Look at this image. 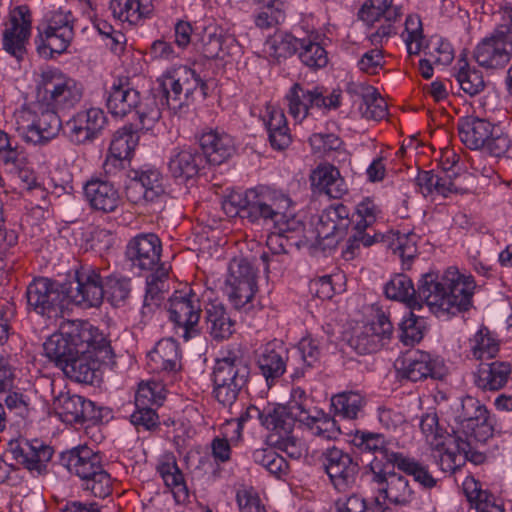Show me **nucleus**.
Wrapping results in <instances>:
<instances>
[{
  "mask_svg": "<svg viewBox=\"0 0 512 512\" xmlns=\"http://www.w3.org/2000/svg\"><path fill=\"white\" fill-rule=\"evenodd\" d=\"M511 373L512 367L508 362L482 363L473 373V383L483 392L499 391L506 386Z\"/></svg>",
  "mask_w": 512,
  "mask_h": 512,
  "instance_id": "7c9ffc66",
  "label": "nucleus"
},
{
  "mask_svg": "<svg viewBox=\"0 0 512 512\" xmlns=\"http://www.w3.org/2000/svg\"><path fill=\"white\" fill-rule=\"evenodd\" d=\"M54 409L60 419L69 424L96 421L100 418L95 404L79 395L61 394L54 401Z\"/></svg>",
  "mask_w": 512,
  "mask_h": 512,
  "instance_id": "b1692460",
  "label": "nucleus"
},
{
  "mask_svg": "<svg viewBox=\"0 0 512 512\" xmlns=\"http://www.w3.org/2000/svg\"><path fill=\"white\" fill-rule=\"evenodd\" d=\"M110 10L115 19L137 24L152 11L151 0H111Z\"/></svg>",
  "mask_w": 512,
  "mask_h": 512,
  "instance_id": "a19ab883",
  "label": "nucleus"
},
{
  "mask_svg": "<svg viewBox=\"0 0 512 512\" xmlns=\"http://www.w3.org/2000/svg\"><path fill=\"white\" fill-rule=\"evenodd\" d=\"M253 460L263 466L270 474L279 477L287 470L286 460L271 448L256 449L253 452Z\"/></svg>",
  "mask_w": 512,
  "mask_h": 512,
  "instance_id": "338daca9",
  "label": "nucleus"
},
{
  "mask_svg": "<svg viewBox=\"0 0 512 512\" xmlns=\"http://www.w3.org/2000/svg\"><path fill=\"white\" fill-rule=\"evenodd\" d=\"M168 277V269L161 265L152 272L146 280V292L143 300V313L152 312L159 306L163 299V291L165 288V280Z\"/></svg>",
  "mask_w": 512,
  "mask_h": 512,
  "instance_id": "3c124183",
  "label": "nucleus"
},
{
  "mask_svg": "<svg viewBox=\"0 0 512 512\" xmlns=\"http://www.w3.org/2000/svg\"><path fill=\"white\" fill-rule=\"evenodd\" d=\"M148 357L149 365L154 371L175 372L180 368L179 345L172 338L159 340Z\"/></svg>",
  "mask_w": 512,
  "mask_h": 512,
  "instance_id": "f704fd0d",
  "label": "nucleus"
},
{
  "mask_svg": "<svg viewBox=\"0 0 512 512\" xmlns=\"http://www.w3.org/2000/svg\"><path fill=\"white\" fill-rule=\"evenodd\" d=\"M236 46V40L232 36H225L215 26L205 28L202 37V53L207 59H222L230 54L232 47Z\"/></svg>",
  "mask_w": 512,
  "mask_h": 512,
  "instance_id": "c03bdc74",
  "label": "nucleus"
},
{
  "mask_svg": "<svg viewBox=\"0 0 512 512\" xmlns=\"http://www.w3.org/2000/svg\"><path fill=\"white\" fill-rule=\"evenodd\" d=\"M105 351L89 347L84 353H77L63 365L62 371L71 380L79 383L93 384L97 378L100 362L111 354V347L106 340Z\"/></svg>",
  "mask_w": 512,
  "mask_h": 512,
  "instance_id": "412c9836",
  "label": "nucleus"
},
{
  "mask_svg": "<svg viewBox=\"0 0 512 512\" xmlns=\"http://www.w3.org/2000/svg\"><path fill=\"white\" fill-rule=\"evenodd\" d=\"M125 185L126 199L134 205H146L161 201L166 194L164 177L159 169L145 167L132 170Z\"/></svg>",
  "mask_w": 512,
  "mask_h": 512,
  "instance_id": "4468645a",
  "label": "nucleus"
},
{
  "mask_svg": "<svg viewBox=\"0 0 512 512\" xmlns=\"http://www.w3.org/2000/svg\"><path fill=\"white\" fill-rule=\"evenodd\" d=\"M161 117L157 98H136L132 118H137L144 129H151Z\"/></svg>",
  "mask_w": 512,
  "mask_h": 512,
  "instance_id": "e2e57ef3",
  "label": "nucleus"
},
{
  "mask_svg": "<svg viewBox=\"0 0 512 512\" xmlns=\"http://www.w3.org/2000/svg\"><path fill=\"white\" fill-rule=\"evenodd\" d=\"M459 70L457 72V81L461 89L470 96L483 92L486 83L480 71L472 68L466 59L458 61Z\"/></svg>",
  "mask_w": 512,
  "mask_h": 512,
  "instance_id": "4d7b16f0",
  "label": "nucleus"
},
{
  "mask_svg": "<svg viewBox=\"0 0 512 512\" xmlns=\"http://www.w3.org/2000/svg\"><path fill=\"white\" fill-rule=\"evenodd\" d=\"M258 367L267 385L272 386L286 371L288 351L278 342L267 343L258 356Z\"/></svg>",
  "mask_w": 512,
  "mask_h": 512,
  "instance_id": "cd10ccee",
  "label": "nucleus"
},
{
  "mask_svg": "<svg viewBox=\"0 0 512 512\" xmlns=\"http://www.w3.org/2000/svg\"><path fill=\"white\" fill-rule=\"evenodd\" d=\"M401 376L412 382L436 378V361L427 352L416 351L402 361Z\"/></svg>",
  "mask_w": 512,
  "mask_h": 512,
  "instance_id": "58836bf2",
  "label": "nucleus"
},
{
  "mask_svg": "<svg viewBox=\"0 0 512 512\" xmlns=\"http://www.w3.org/2000/svg\"><path fill=\"white\" fill-rule=\"evenodd\" d=\"M74 38V29L50 30L39 27L36 38L37 51L44 57H52L67 50Z\"/></svg>",
  "mask_w": 512,
  "mask_h": 512,
  "instance_id": "e433bc0d",
  "label": "nucleus"
},
{
  "mask_svg": "<svg viewBox=\"0 0 512 512\" xmlns=\"http://www.w3.org/2000/svg\"><path fill=\"white\" fill-rule=\"evenodd\" d=\"M354 441L361 451L381 455L386 460L385 465L387 466L390 464L394 466L397 462L395 458H398V456L402 454L400 452L392 451L385 436L380 433L358 431L355 434Z\"/></svg>",
  "mask_w": 512,
  "mask_h": 512,
  "instance_id": "79ce46f5",
  "label": "nucleus"
},
{
  "mask_svg": "<svg viewBox=\"0 0 512 512\" xmlns=\"http://www.w3.org/2000/svg\"><path fill=\"white\" fill-rule=\"evenodd\" d=\"M31 29L32 12L27 5H20L11 10L2 32V47L18 61H22L27 54Z\"/></svg>",
  "mask_w": 512,
  "mask_h": 512,
  "instance_id": "dca6fc26",
  "label": "nucleus"
},
{
  "mask_svg": "<svg viewBox=\"0 0 512 512\" xmlns=\"http://www.w3.org/2000/svg\"><path fill=\"white\" fill-rule=\"evenodd\" d=\"M365 405V397L358 392H343L331 399L335 415L349 420L357 419Z\"/></svg>",
  "mask_w": 512,
  "mask_h": 512,
  "instance_id": "09e8293b",
  "label": "nucleus"
},
{
  "mask_svg": "<svg viewBox=\"0 0 512 512\" xmlns=\"http://www.w3.org/2000/svg\"><path fill=\"white\" fill-rule=\"evenodd\" d=\"M339 106V98H289V113L297 121H302L308 115H314L319 111L326 113Z\"/></svg>",
  "mask_w": 512,
  "mask_h": 512,
  "instance_id": "37998d69",
  "label": "nucleus"
},
{
  "mask_svg": "<svg viewBox=\"0 0 512 512\" xmlns=\"http://www.w3.org/2000/svg\"><path fill=\"white\" fill-rule=\"evenodd\" d=\"M404 11L400 4L394 0H367L359 10V18L367 24L379 25L372 28L367 35L369 42L376 48L366 52L358 62L360 70L368 74H376L383 67V52L378 46H382L398 32L397 23Z\"/></svg>",
  "mask_w": 512,
  "mask_h": 512,
  "instance_id": "7ed1b4c3",
  "label": "nucleus"
},
{
  "mask_svg": "<svg viewBox=\"0 0 512 512\" xmlns=\"http://www.w3.org/2000/svg\"><path fill=\"white\" fill-rule=\"evenodd\" d=\"M494 125L481 118H470L458 124L461 142L471 150L482 149L494 130Z\"/></svg>",
  "mask_w": 512,
  "mask_h": 512,
  "instance_id": "c9c22d12",
  "label": "nucleus"
},
{
  "mask_svg": "<svg viewBox=\"0 0 512 512\" xmlns=\"http://www.w3.org/2000/svg\"><path fill=\"white\" fill-rule=\"evenodd\" d=\"M397 462L393 467L398 468L406 475L412 476L415 482H418L424 488H433L436 485V480L430 474L428 468L409 456L403 453L396 457Z\"/></svg>",
  "mask_w": 512,
  "mask_h": 512,
  "instance_id": "864d4df0",
  "label": "nucleus"
},
{
  "mask_svg": "<svg viewBox=\"0 0 512 512\" xmlns=\"http://www.w3.org/2000/svg\"><path fill=\"white\" fill-rule=\"evenodd\" d=\"M266 125L269 142L275 150H284L291 143V135L283 111L271 104H267L262 114Z\"/></svg>",
  "mask_w": 512,
  "mask_h": 512,
  "instance_id": "72a5a7b5",
  "label": "nucleus"
},
{
  "mask_svg": "<svg viewBox=\"0 0 512 512\" xmlns=\"http://www.w3.org/2000/svg\"><path fill=\"white\" fill-rule=\"evenodd\" d=\"M322 466L338 491L350 488L355 483L359 472V464L353 456L335 446L322 453Z\"/></svg>",
  "mask_w": 512,
  "mask_h": 512,
  "instance_id": "a211bd4d",
  "label": "nucleus"
},
{
  "mask_svg": "<svg viewBox=\"0 0 512 512\" xmlns=\"http://www.w3.org/2000/svg\"><path fill=\"white\" fill-rule=\"evenodd\" d=\"M409 55H419L424 48L425 35L423 23L418 14H409L404 22V29L400 34Z\"/></svg>",
  "mask_w": 512,
  "mask_h": 512,
  "instance_id": "8fccbe9b",
  "label": "nucleus"
},
{
  "mask_svg": "<svg viewBox=\"0 0 512 512\" xmlns=\"http://www.w3.org/2000/svg\"><path fill=\"white\" fill-rule=\"evenodd\" d=\"M56 98H37L15 112L17 130L25 142L45 145L54 139L61 128L56 111Z\"/></svg>",
  "mask_w": 512,
  "mask_h": 512,
  "instance_id": "39448f33",
  "label": "nucleus"
},
{
  "mask_svg": "<svg viewBox=\"0 0 512 512\" xmlns=\"http://www.w3.org/2000/svg\"><path fill=\"white\" fill-rule=\"evenodd\" d=\"M85 199L90 207L103 213L114 212L121 197L113 183L99 178H92L84 186Z\"/></svg>",
  "mask_w": 512,
  "mask_h": 512,
  "instance_id": "bb28decb",
  "label": "nucleus"
},
{
  "mask_svg": "<svg viewBox=\"0 0 512 512\" xmlns=\"http://www.w3.org/2000/svg\"><path fill=\"white\" fill-rule=\"evenodd\" d=\"M309 144L313 153L323 156H330L333 152L341 153L344 151L343 141L334 133H313L309 137Z\"/></svg>",
  "mask_w": 512,
  "mask_h": 512,
  "instance_id": "69168bd1",
  "label": "nucleus"
},
{
  "mask_svg": "<svg viewBox=\"0 0 512 512\" xmlns=\"http://www.w3.org/2000/svg\"><path fill=\"white\" fill-rule=\"evenodd\" d=\"M459 430L477 442H486L494 432V417L487 407L475 397L465 396L455 411Z\"/></svg>",
  "mask_w": 512,
  "mask_h": 512,
  "instance_id": "9b49d317",
  "label": "nucleus"
},
{
  "mask_svg": "<svg viewBox=\"0 0 512 512\" xmlns=\"http://www.w3.org/2000/svg\"><path fill=\"white\" fill-rule=\"evenodd\" d=\"M257 292L256 270L245 258H233L228 267L224 293L231 305L247 313L253 309Z\"/></svg>",
  "mask_w": 512,
  "mask_h": 512,
  "instance_id": "6e6552de",
  "label": "nucleus"
},
{
  "mask_svg": "<svg viewBox=\"0 0 512 512\" xmlns=\"http://www.w3.org/2000/svg\"><path fill=\"white\" fill-rule=\"evenodd\" d=\"M104 286V295L108 301L115 307L123 306L131 293V280L128 277L112 274L106 277Z\"/></svg>",
  "mask_w": 512,
  "mask_h": 512,
  "instance_id": "5fc2aeb1",
  "label": "nucleus"
},
{
  "mask_svg": "<svg viewBox=\"0 0 512 512\" xmlns=\"http://www.w3.org/2000/svg\"><path fill=\"white\" fill-rule=\"evenodd\" d=\"M205 320L207 330L214 340L228 339L233 334L234 322L221 302L208 303L205 308Z\"/></svg>",
  "mask_w": 512,
  "mask_h": 512,
  "instance_id": "4c0bfd02",
  "label": "nucleus"
},
{
  "mask_svg": "<svg viewBox=\"0 0 512 512\" xmlns=\"http://www.w3.org/2000/svg\"><path fill=\"white\" fill-rule=\"evenodd\" d=\"M284 407L288 410L295 422L303 425L313 415L312 401L301 387H295L291 391L290 400Z\"/></svg>",
  "mask_w": 512,
  "mask_h": 512,
  "instance_id": "6e6d98bb",
  "label": "nucleus"
},
{
  "mask_svg": "<svg viewBox=\"0 0 512 512\" xmlns=\"http://www.w3.org/2000/svg\"><path fill=\"white\" fill-rule=\"evenodd\" d=\"M393 325L389 317L379 311L376 320L363 326V329L350 339L351 347L359 354L378 351L390 339Z\"/></svg>",
  "mask_w": 512,
  "mask_h": 512,
  "instance_id": "4be33fe9",
  "label": "nucleus"
},
{
  "mask_svg": "<svg viewBox=\"0 0 512 512\" xmlns=\"http://www.w3.org/2000/svg\"><path fill=\"white\" fill-rule=\"evenodd\" d=\"M165 399V390L161 383L148 381L140 383L135 395L136 407L160 406Z\"/></svg>",
  "mask_w": 512,
  "mask_h": 512,
  "instance_id": "0e129e2a",
  "label": "nucleus"
},
{
  "mask_svg": "<svg viewBox=\"0 0 512 512\" xmlns=\"http://www.w3.org/2000/svg\"><path fill=\"white\" fill-rule=\"evenodd\" d=\"M65 293L63 285L49 278L34 279L26 289L28 309L47 318H56L62 314Z\"/></svg>",
  "mask_w": 512,
  "mask_h": 512,
  "instance_id": "2eb2a0df",
  "label": "nucleus"
},
{
  "mask_svg": "<svg viewBox=\"0 0 512 512\" xmlns=\"http://www.w3.org/2000/svg\"><path fill=\"white\" fill-rule=\"evenodd\" d=\"M158 83L164 96H169L170 93L190 96L198 86L202 95L206 96L208 93L207 84L201 81L194 70L186 66L168 70L158 79Z\"/></svg>",
  "mask_w": 512,
  "mask_h": 512,
  "instance_id": "393cba45",
  "label": "nucleus"
},
{
  "mask_svg": "<svg viewBox=\"0 0 512 512\" xmlns=\"http://www.w3.org/2000/svg\"><path fill=\"white\" fill-rule=\"evenodd\" d=\"M61 463L77 475L84 491L104 499L113 491V479L101 464L100 457L86 446L76 447L61 454Z\"/></svg>",
  "mask_w": 512,
  "mask_h": 512,
  "instance_id": "423d86ee",
  "label": "nucleus"
},
{
  "mask_svg": "<svg viewBox=\"0 0 512 512\" xmlns=\"http://www.w3.org/2000/svg\"><path fill=\"white\" fill-rule=\"evenodd\" d=\"M351 224L350 210L342 203L326 208L320 215L316 225L317 237L320 240L336 238L341 239Z\"/></svg>",
  "mask_w": 512,
  "mask_h": 512,
  "instance_id": "a878e982",
  "label": "nucleus"
},
{
  "mask_svg": "<svg viewBox=\"0 0 512 512\" xmlns=\"http://www.w3.org/2000/svg\"><path fill=\"white\" fill-rule=\"evenodd\" d=\"M199 142L208 162L214 165L223 163L235 151L233 138L225 132L217 130L204 132Z\"/></svg>",
  "mask_w": 512,
  "mask_h": 512,
  "instance_id": "2f4dec72",
  "label": "nucleus"
},
{
  "mask_svg": "<svg viewBox=\"0 0 512 512\" xmlns=\"http://www.w3.org/2000/svg\"><path fill=\"white\" fill-rule=\"evenodd\" d=\"M412 311L405 315L399 323V337L405 345L419 343L426 331V320L421 316L415 315Z\"/></svg>",
  "mask_w": 512,
  "mask_h": 512,
  "instance_id": "052dcab7",
  "label": "nucleus"
},
{
  "mask_svg": "<svg viewBox=\"0 0 512 512\" xmlns=\"http://www.w3.org/2000/svg\"><path fill=\"white\" fill-rule=\"evenodd\" d=\"M250 367L240 355L234 352L217 359L213 367V396L224 407L232 406L246 387Z\"/></svg>",
  "mask_w": 512,
  "mask_h": 512,
  "instance_id": "0eeeda50",
  "label": "nucleus"
},
{
  "mask_svg": "<svg viewBox=\"0 0 512 512\" xmlns=\"http://www.w3.org/2000/svg\"><path fill=\"white\" fill-rule=\"evenodd\" d=\"M310 180L319 192L333 199H340L347 191V185L339 170L331 164L318 165L311 173Z\"/></svg>",
  "mask_w": 512,
  "mask_h": 512,
  "instance_id": "473e14b6",
  "label": "nucleus"
},
{
  "mask_svg": "<svg viewBox=\"0 0 512 512\" xmlns=\"http://www.w3.org/2000/svg\"><path fill=\"white\" fill-rule=\"evenodd\" d=\"M463 489L468 501L475 506L477 512H504L501 504L487 490L481 488V484L473 478H467L463 483Z\"/></svg>",
  "mask_w": 512,
  "mask_h": 512,
  "instance_id": "49530a36",
  "label": "nucleus"
},
{
  "mask_svg": "<svg viewBox=\"0 0 512 512\" xmlns=\"http://www.w3.org/2000/svg\"><path fill=\"white\" fill-rule=\"evenodd\" d=\"M424 55L429 57L435 65L446 66L454 59V50L451 44L441 38H432L427 45L424 44Z\"/></svg>",
  "mask_w": 512,
  "mask_h": 512,
  "instance_id": "774afa93",
  "label": "nucleus"
},
{
  "mask_svg": "<svg viewBox=\"0 0 512 512\" xmlns=\"http://www.w3.org/2000/svg\"><path fill=\"white\" fill-rule=\"evenodd\" d=\"M222 209L231 218L240 216L252 223H272L279 236L302 227L301 221L296 218L295 205L290 196L266 186L245 192H231L223 199Z\"/></svg>",
  "mask_w": 512,
  "mask_h": 512,
  "instance_id": "f03ea898",
  "label": "nucleus"
},
{
  "mask_svg": "<svg viewBox=\"0 0 512 512\" xmlns=\"http://www.w3.org/2000/svg\"><path fill=\"white\" fill-rule=\"evenodd\" d=\"M65 296L82 308L99 307L104 298V286L98 269L83 265L75 271L73 280L63 284Z\"/></svg>",
  "mask_w": 512,
  "mask_h": 512,
  "instance_id": "ddd939ff",
  "label": "nucleus"
},
{
  "mask_svg": "<svg viewBox=\"0 0 512 512\" xmlns=\"http://www.w3.org/2000/svg\"><path fill=\"white\" fill-rule=\"evenodd\" d=\"M13 458L31 472L41 474L53 455V449L39 439L10 441Z\"/></svg>",
  "mask_w": 512,
  "mask_h": 512,
  "instance_id": "5701e85b",
  "label": "nucleus"
},
{
  "mask_svg": "<svg viewBox=\"0 0 512 512\" xmlns=\"http://www.w3.org/2000/svg\"><path fill=\"white\" fill-rule=\"evenodd\" d=\"M252 419L258 420L261 426L272 432L270 440L283 434L292 433L296 423L282 404L269 403L262 409L250 405L239 418L228 423L227 428H233L237 434L232 438L233 442L242 438L243 424Z\"/></svg>",
  "mask_w": 512,
  "mask_h": 512,
  "instance_id": "9d476101",
  "label": "nucleus"
},
{
  "mask_svg": "<svg viewBox=\"0 0 512 512\" xmlns=\"http://www.w3.org/2000/svg\"><path fill=\"white\" fill-rule=\"evenodd\" d=\"M157 472L177 501L184 500L188 496L184 476L173 457H167L161 461L157 466Z\"/></svg>",
  "mask_w": 512,
  "mask_h": 512,
  "instance_id": "a18cd8bd",
  "label": "nucleus"
},
{
  "mask_svg": "<svg viewBox=\"0 0 512 512\" xmlns=\"http://www.w3.org/2000/svg\"><path fill=\"white\" fill-rule=\"evenodd\" d=\"M303 426H305L312 435L325 440H335L341 434L336 420L323 412L316 411V414H313L310 420L306 421Z\"/></svg>",
  "mask_w": 512,
  "mask_h": 512,
  "instance_id": "bf43d9fd",
  "label": "nucleus"
},
{
  "mask_svg": "<svg viewBox=\"0 0 512 512\" xmlns=\"http://www.w3.org/2000/svg\"><path fill=\"white\" fill-rule=\"evenodd\" d=\"M500 350V342L487 327H481L469 339V352L475 360H489L494 358Z\"/></svg>",
  "mask_w": 512,
  "mask_h": 512,
  "instance_id": "de8ad7c7",
  "label": "nucleus"
},
{
  "mask_svg": "<svg viewBox=\"0 0 512 512\" xmlns=\"http://www.w3.org/2000/svg\"><path fill=\"white\" fill-rule=\"evenodd\" d=\"M475 287L471 275L449 267L441 276L435 272L423 274L418 290L410 277L395 274L385 284L384 292L387 298L403 302L411 310H420L426 304L437 317H448L470 308Z\"/></svg>",
  "mask_w": 512,
  "mask_h": 512,
  "instance_id": "f257e3e1",
  "label": "nucleus"
},
{
  "mask_svg": "<svg viewBox=\"0 0 512 512\" xmlns=\"http://www.w3.org/2000/svg\"><path fill=\"white\" fill-rule=\"evenodd\" d=\"M203 156L197 149L183 146L174 148L168 162V169L175 179L186 182L198 175Z\"/></svg>",
  "mask_w": 512,
  "mask_h": 512,
  "instance_id": "c85d7f7f",
  "label": "nucleus"
},
{
  "mask_svg": "<svg viewBox=\"0 0 512 512\" xmlns=\"http://www.w3.org/2000/svg\"><path fill=\"white\" fill-rule=\"evenodd\" d=\"M433 447L437 452L434 454V458L443 472L454 473L465 464L462 452H465L468 447V439L457 435H447L440 442H436Z\"/></svg>",
  "mask_w": 512,
  "mask_h": 512,
  "instance_id": "c756f323",
  "label": "nucleus"
},
{
  "mask_svg": "<svg viewBox=\"0 0 512 512\" xmlns=\"http://www.w3.org/2000/svg\"><path fill=\"white\" fill-rule=\"evenodd\" d=\"M298 54L301 62L313 70L324 68L328 64L327 51L310 38L302 39Z\"/></svg>",
  "mask_w": 512,
  "mask_h": 512,
  "instance_id": "680f3d73",
  "label": "nucleus"
},
{
  "mask_svg": "<svg viewBox=\"0 0 512 512\" xmlns=\"http://www.w3.org/2000/svg\"><path fill=\"white\" fill-rule=\"evenodd\" d=\"M162 243L154 233H141L126 246L125 255L132 267L152 271L160 262Z\"/></svg>",
  "mask_w": 512,
  "mask_h": 512,
  "instance_id": "aec40b11",
  "label": "nucleus"
},
{
  "mask_svg": "<svg viewBox=\"0 0 512 512\" xmlns=\"http://www.w3.org/2000/svg\"><path fill=\"white\" fill-rule=\"evenodd\" d=\"M106 124V116L100 108L77 112L66 124V136L74 145H87L96 140Z\"/></svg>",
  "mask_w": 512,
  "mask_h": 512,
  "instance_id": "6ab92c4d",
  "label": "nucleus"
},
{
  "mask_svg": "<svg viewBox=\"0 0 512 512\" xmlns=\"http://www.w3.org/2000/svg\"><path fill=\"white\" fill-rule=\"evenodd\" d=\"M139 142V134L132 125H125L113 134L109 152L130 158Z\"/></svg>",
  "mask_w": 512,
  "mask_h": 512,
  "instance_id": "13d9d810",
  "label": "nucleus"
},
{
  "mask_svg": "<svg viewBox=\"0 0 512 512\" xmlns=\"http://www.w3.org/2000/svg\"><path fill=\"white\" fill-rule=\"evenodd\" d=\"M512 58V36L496 28L483 38L473 50V59L486 70L504 68Z\"/></svg>",
  "mask_w": 512,
  "mask_h": 512,
  "instance_id": "f3484780",
  "label": "nucleus"
},
{
  "mask_svg": "<svg viewBox=\"0 0 512 512\" xmlns=\"http://www.w3.org/2000/svg\"><path fill=\"white\" fill-rule=\"evenodd\" d=\"M78 84L57 70H47L42 73L38 84V94L50 96H76L81 94Z\"/></svg>",
  "mask_w": 512,
  "mask_h": 512,
  "instance_id": "ea45409f",
  "label": "nucleus"
},
{
  "mask_svg": "<svg viewBox=\"0 0 512 512\" xmlns=\"http://www.w3.org/2000/svg\"><path fill=\"white\" fill-rule=\"evenodd\" d=\"M388 466L377 460L369 464L366 474L377 485V490L391 504L408 506L415 499V490L406 476L387 470Z\"/></svg>",
  "mask_w": 512,
  "mask_h": 512,
  "instance_id": "f8f14e48",
  "label": "nucleus"
},
{
  "mask_svg": "<svg viewBox=\"0 0 512 512\" xmlns=\"http://www.w3.org/2000/svg\"><path fill=\"white\" fill-rule=\"evenodd\" d=\"M89 347L104 351L106 338L87 321L73 320L61 324L60 330L52 334L44 343L45 355L63 368L77 353H84Z\"/></svg>",
  "mask_w": 512,
  "mask_h": 512,
  "instance_id": "20e7f679",
  "label": "nucleus"
},
{
  "mask_svg": "<svg viewBox=\"0 0 512 512\" xmlns=\"http://www.w3.org/2000/svg\"><path fill=\"white\" fill-rule=\"evenodd\" d=\"M302 39H298L289 33L279 32L270 37L265 43V53L279 61L299 52Z\"/></svg>",
  "mask_w": 512,
  "mask_h": 512,
  "instance_id": "603ef678",
  "label": "nucleus"
},
{
  "mask_svg": "<svg viewBox=\"0 0 512 512\" xmlns=\"http://www.w3.org/2000/svg\"><path fill=\"white\" fill-rule=\"evenodd\" d=\"M168 312L178 337L189 341L201 334V301L191 288L178 290L172 294L168 301Z\"/></svg>",
  "mask_w": 512,
  "mask_h": 512,
  "instance_id": "1a4fd4ad",
  "label": "nucleus"
}]
</instances>
